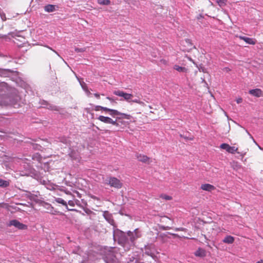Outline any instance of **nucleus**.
<instances>
[{"label": "nucleus", "mask_w": 263, "mask_h": 263, "mask_svg": "<svg viewBox=\"0 0 263 263\" xmlns=\"http://www.w3.org/2000/svg\"><path fill=\"white\" fill-rule=\"evenodd\" d=\"M123 114L125 115L128 116V117L126 118L122 115H117V117H116V120H114L112 119H111V118L108 117H105L104 116H100L98 117V119L99 121H100L101 122H102L104 123L110 124H111V125L116 126H119V123L118 122V120H119L121 119H127V120H130L133 118V117L130 115L125 114V113H123Z\"/></svg>", "instance_id": "1"}, {"label": "nucleus", "mask_w": 263, "mask_h": 263, "mask_svg": "<svg viewBox=\"0 0 263 263\" xmlns=\"http://www.w3.org/2000/svg\"><path fill=\"white\" fill-rule=\"evenodd\" d=\"M94 110L95 111H99L101 110L104 111L105 112H107L112 117H115L116 116V115H122L126 118L128 117V116L124 115L123 113L117 110L110 109L107 107H103V106H99V105L95 106Z\"/></svg>", "instance_id": "2"}, {"label": "nucleus", "mask_w": 263, "mask_h": 263, "mask_svg": "<svg viewBox=\"0 0 263 263\" xmlns=\"http://www.w3.org/2000/svg\"><path fill=\"white\" fill-rule=\"evenodd\" d=\"M127 235L132 243H134L136 239L141 236V232L138 229H135L134 232L128 231Z\"/></svg>", "instance_id": "3"}, {"label": "nucleus", "mask_w": 263, "mask_h": 263, "mask_svg": "<svg viewBox=\"0 0 263 263\" xmlns=\"http://www.w3.org/2000/svg\"><path fill=\"white\" fill-rule=\"evenodd\" d=\"M113 93L117 96L123 97L128 102H130L131 100L134 97L132 93H128L119 90L114 91Z\"/></svg>", "instance_id": "4"}, {"label": "nucleus", "mask_w": 263, "mask_h": 263, "mask_svg": "<svg viewBox=\"0 0 263 263\" xmlns=\"http://www.w3.org/2000/svg\"><path fill=\"white\" fill-rule=\"evenodd\" d=\"M106 183L111 187L117 189H120L122 186V183L120 180L115 177H110Z\"/></svg>", "instance_id": "5"}, {"label": "nucleus", "mask_w": 263, "mask_h": 263, "mask_svg": "<svg viewBox=\"0 0 263 263\" xmlns=\"http://www.w3.org/2000/svg\"><path fill=\"white\" fill-rule=\"evenodd\" d=\"M118 236V242L123 246H125L126 244L129 243V239L127 238L125 233L120 231L117 234Z\"/></svg>", "instance_id": "6"}, {"label": "nucleus", "mask_w": 263, "mask_h": 263, "mask_svg": "<svg viewBox=\"0 0 263 263\" xmlns=\"http://www.w3.org/2000/svg\"><path fill=\"white\" fill-rule=\"evenodd\" d=\"M8 226H13L19 230H26L27 229V226L26 225L20 222L15 219L10 220Z\"/></svg>", "instance_id": "7"}, {"label": "nucleus", "mask_w": 263, "mask_h": 263, "mask_svg": "<svg viewBox=\"0 0 263 263\" xmlns=\"http://www.w3.org/2000/svg\"><path fill=\"white\" fill-rule=\"evenodd\" d=\"M249 93L250 95L258 98L263 96V91L259 88L251 89L249 91Z\"/></svg>", "instance_id": "8"}, {"label": "nucleus", "mask_w": 263, "mask_h": 263, "mask_svg": "<svg viewBox=\"0 0 263 263\" xmlns=\"http://www.w3.org/2000/svg\"><path fill=\"white\" fill-rule=\"evenodd\" d=\"M238 37L250 45H255L256 43V40L253 38H250L243 36H239Z\"/></svg>", "instance_id": "9"}, {"label": "nucleus", "mask_w": 263, "mask_h": 263, "mask_svg": "<svg viewBox=\"0 0 263 263\" xmlns=\"http://www.w3.org/2000/svg\"><path fill=\"white\" fill-rule=\"evenodd\" d=\"M136 158L138 161L144 163H149L150 158L146 155L138 154L136 155Z\"/></svg>", "instance_id": "10"}, {"label": "nucleus", "mask_w": 263, "mask_h": 263, "mask_svg": "<svg viewBox=\"0 0 263 263\" xmlns=\"http://www.w3.org/2000/svg\"><path fill=\"white\" fill-rule=\"evenodd\" d=\"M200 188L202 190L206 191H209V192H211L215 189V187L214 185L209 184V183H205V184H201Z\"/></svg>", "instance_id": "11"}, {"label": "nucleus", "mask_w": 263, "mask_h": 263, "mask_svg": "<svg viewBox=\"0 0 263 263\" xmlns=\"http://www.w3.org/2000/svg\"><path fill=\"white\" fill-rule=\"evenodd\" d=\"M10 99L8 97H1L0 98V105L7 106L10 104Z\"/></svg>", "instance_id": "12"}, {"label": "nucleus", "mask_w": 263, "mask_h": 263, "mask_svg": "<svg viewBox=\"0 0 263 263\" xmlns=\"http://www.w3.org/2000/svg\"><path fill=\"white\" fill-rule=\"evenodd\" d=\"M228 153H231V154H235V153H237L238 154H240L241 156H242V157H243L246 154V152H245L243 153H240L239 152H238V148L237 147H236L235 146H230V147L228 149Z\"/></svg>", "instance_id": "13"}, {"label": "nucleus", "mask_w": 263, "mask_h": 263, "mask_svg": "<svg viewBox=\"0 0 263 263\" xmlns=\"http://www.w3.org/2000/svg\"><path fill=\"white\" fill-rule=\"evenodd\" d=\"M196 256L203 257L206 255L205 251L201 248H199L194 253Z\"/></svg>", "instance_id": "14"}, {"label": "nucleus", "mask_w": 263, "mask_h": 263, "mask_svg": "<svg viewBox=\"0 0 263 263\" xmlns=\"http://www.w3.org/2000/svg\"><path fill=\"white\" fill-rule=\"evenodd\" d=\"M44 10L47 12H52L55 10V6L53 5L48 4L44 7Z\"/></svg>", "instance_id": "15"}, {"label": "nucleus", "mask_w": 263, "mask_h": 263, "mask_svg": "<svg viewBox=\"0 0 263 263\" xmlns=\"http://www.w3.org/2000/svg\"><path fill=\"white\" fill-rule=\"evenodd\" d=\"M174 69L180 72H187L188 71V69L186 68L177 65H175L174 66Z\"/></svg>", "instance_id": "16"}, {"label": "nucleus", "mask_w": 263, "mask_h": 263, "mask_svg": "<svg viewBox=\"0 0 263 263\" xmlns=\"http://www.w3.org/2000/svg\"><path fill=\"white\" fill-rule=\"evenodd\" d=\"M104 217L108 221L109 223L111 224H113L114 223V220L111 218V216L108 212H105L104 213Z\"/></svg>", "instance_id": "17"}, {"label": "nucleus", "mask_w": 263, "mask_h": 263, "mask_svg": "<svg viewBox=\"0 0 263 263\" xmlns=\"http://www.w3.org/2000/svg\"><path fill=\"white\" fill-rule=\"evenodd\" d=\"M55 201L57 202V203H60V204H62L63 205L65 206L66 207V208L69 210V211H73L74 210H72V209H69L68 208V206H67V202L64 200H63V199L61 198H57L55 199Z\"/></svg>", "instance_id": "18"}, {"label": "nucleus", "mask_w": 263, "mask_h": 263, "mask_svg": "<svg viewBox=\"0 0 263 263\" xmlns=\"http://www.w3.org/2000/svg\"><path fill=\"white\" fill-rule=\"evenodd\" d=\"M234 241V238L231 236H226L223 240V242L226 243L231 244Z\"/></svg>", "instance_id": "19"}, {"label": "nucleus", "mask_w": 263, "mask_h": 263, "mask_svg": "<svg viewBox=\"0 0 263 263\" xmlns=\"http://www.w3.org/2000/svg\"><path fill=\"white\" fill-rule=\"evenodd\" d=\"M97 2L99 4L102 5H109L111 3L110 0H98Z\"/></svg>", "instance_id": "20"}, {"label": "nucleus", "mask_w": 263, "mask_h": 263, "mask_svg": "<svg viewBox=\"0 0 263 263\" xmlns=\"http://www.w3.org/2000/svg\"><path fill=\"white\" fill-rule=\"evenodd\" d=\"M9 185V182L7 180L0 179V186L5 187H7Z\"/></svg>", "instance_id": "21"}, {"label": "nucleus", "mask_w": 263, "mask_h": 263, "mask_svg": "<svg viewBox=\"0 0 263 263\" xmlns=\"http://www.w3.org/2000/svg\"><path fill=\"white\" fill-rule=\"evenodd\" d=\"M227 0H216L217 3L220 7H223L227 5Z\"/></svg>", "instance_id": "22"}, {"label": "nucleus", "mask_w": 263, "mask_h": 263, "mask_svg": "<svg viewBox=\"0 0 263 263\" xmlns=\"http://www.w3.org/2000/svg\"><path fill=\"white\" fill-rule=\"evenodd\" d=\"M230 147V145L227 143H222L220 145V148L223 149H225L227 152H228V149Z\"/></svg>", "instance_id": "23"}, {"label": "nucleus", "mask_w": 263, "mask_h": 263, "mask_svg": "<svg viewBox=\"0 0 263 263\" xmlns=\"http://www.w3.org/2000/svg\"><path fill=\"white\" fill-rule=\"evenodd\" d=\"M160 198L165 199L166 200H171L172 199V197L170 196L165 195V194H162L160 195Z\"/></svg>", "instance_id": "24"}, {"label": "nucleus", "mask_w": 263, "mask_h": 263, "mask_svg": "<svg viewBox=\"0 0 263 263\" xmlns=\"http://www.w3.org/2000/svg\"><path fill=\"white\" fill-rule=\"evenodd\" d=\"M160 63L161 64L167 66V65H168V61L165 59H162L160 60Z\"/></svg>", "instance_id": "25"}, {"label": "nucleus", "mask_w": 263, "mask_h": 263, "mask_svg": "<svg viewBox=\"0 0 263 263\" xmlns=\"http://www.w3.org/2000/svg\"><path fill=\"white\" fill-rule=\"evenodd\" d=\"M181 137L184 138V139L186 140H194V137H185V136H184L182 135H180Z\"/></svg>", "instance_id": "26"}, {"label": "nucleus", "mask_w": 263, "mask_h": 263, "mask_svg": "<svg viewBox=\"0 0 263 263\" xmlns=\"http://www.w3.org/2000/svg\"><path fill=\"white\" fill-rule=\"evenodd\" d=\"M75 51L77 52H84L85 51V48H76Z\"/></svg>", "instance_id": "27"}, {"label": "nucleus", "mask_w": 263, "mask_h": 263, "mask_svg": "<svg viewBox=\"0 0 263 263\" xmlns=\"http://www.w3.org/2000/svg\"><path fill=\"white\" fill-rule=\"evenodd\" d=\"M222 70L224 72L228 73L231 71V69L229 67H224L222 69Z\"/></svg>", "instance_id": "28"}, {"label": "nucleus", "mask_w": 263, "mask_h": 263, "mask_svg": "<svg viewBox=\"0 0 263 263\" xmlns=\"http://www.w3.org/2000/svg\"><path fill=\"white\" fill-rule=\"evenodd\" d=\"M68 203L70 206L72 207L75 205L74 202L73 200H69Z\"/></svg>", "instance_id": "29"}, {"label": "nucleus", "mask_w": 263, "mask_h": 263, "mask_svg": "<svg viewBox=\"0 0 263 263\" xmlns=\"http://www.w3.org/2000/svg\"><path fill=\"white\" fill-rule=\"evenodd\" d=\"M141 100H139V99H135V100H133V99L131 100V101L130 102H132V103H137V104H139L140 103V101Z\"/></svg>", "instance_id": "30"}, {"label": "nucleus", "mask_w": 263, "mask_h": 263, "mask_svg": "<svg viewBox=\"0 0 263 263\" xmlns=\"http://www.w3.org/2000/svg\"><path fill=\"white\" fill-rule=\"evenodd\" d=\"M236 101L237 104H240V103H242V99L241 97H239V98L236 99Z\"/></svg>", "instance_id": "31"}, {"label": "nucleus", "mask_w": 263, "mask_h": 263, "mask_svg": "<svg viewBox=\"0 0 263 263\" xmlns=\"http://www.w3.org/2000/svg\"><path fill=\"white\" fill-rule=\"evenodd\" d=\"M175 231H186V229H185L184 228H176Z\"/></svg>", "instance_id": "32"}, {"label": "nucleus", "mask_w": 263, "mask_h": 263, "mask_svg": "<svg viewBox=\"0 0 263 263\" xmlns=\"http://www.w3.org/2000/svg\"><path fill=\"white\" fill-rule=\"evenodd\" d=\"M73 152H72L70 154H69V156L70 157L73 159H77V158L76 157H74V156H73Z\"/></svg>", "instance_id": "33"}, {"label": "nucleus", "mask_w": 263, "mask_h": 263, "mask_svg": "<svg viewBox=\"0 0 263 263\" xmlns=\"http://www.w3.org/2000/svg\"><path fill=\"white\" fill-rule=\"evenodd\" d=\"M121 120H118V122L120 123L121 124H125L126 122Z\"/></svg>", "instance_id": "34"}, {"label": "nucleus", "mask_w": 263, "mask_h": 263, "mask_svg": "<svg viewBox=\"0 0 263 263\" xmlns=\"http://www.w3.org/2000/svg\"><path fill=\"white\" fill-rule=\"evenodd\" d=\"M47 47L49 50H50L52 51L53 52H55L57 54H58V55H59V54H58V53H57V51H55L54 50L52 49L51 48H50V47H48V46H47Z\"/></svg>", "instance_id": "35"}, {"label": "nucleus", "mask_w": 263, "mask_h": 263, "mask_svg": "<svg viewBox=\"0 0 263 263\" xmlns=\"http://www.w3.org/2000/svg\"><path fill=\"white\" fill-rule=\"evenodd\" d=\"M97 98L100 99V95L98 93H95L93 95Z\"/></svg>", "instance_id": "36"}, {"label": "nucleus", "mask_w": 263, "mask_h": 263, "mask_svg": "<svg viewBox=\"0 0 263 263\" xmlns=\"http://www.w3.org/2000/svg\"><path fill=\"white\" fill-rule=\"evenodd\" d=\"M139 104H140V105H141L142 106H145V104L143 102H142L141 101H140V103H139Z\"/></svg>", "instance_id": "37"}, {"label": "nucleus", "mask_w": 263, "mask_h": 263, "mask_svg": "<svg viewBox=\"0 0 263 263\" xmlns=\"http://www.w3.org/2000/svg\"><path fill=\"white\" fill-rule=\"evenodd\" d=\"M106 99L110 101H114V99L110 97H107Z\"/></svg>", "instance_id": "38"}, {"label": "nucleus", "mask_w": 263, "mask_h": 263, "mask_svg": "<svg viewBox=\"0 0 263 263\" xmlns=\"http://www.w3.org/2000/svg\"><path fill=\"white\" fill-rule=\"evenodd\" d=\"M172 235L175 237H180L177 234H172Z\"/></svg>", "instance_id": "39"}, {"label": "nucleus", "mask_w": 263, "mask_h": 263, "mask_svg": "<svg viewBox=\"0 0 263 263\" xmlns=\"http://www.w3.org/2000/svg\"><path fill=\"white\" fill-rule=\"evenodd\" d=\"M170 229V227H164V228H163V230H169Z\"/></svg>", "instance_id": "40"}, {"label": "nucleus", "mask_w": 263, "mask_h": 263, "mask_svg": "<svg viewBox=\"0 0 263 263\" xmlns=\"http://www.w3.org/2000/svg\"><path fill=\"white\" fill-rule=\"evenodd\" d=\"M256 263H263V260L261 259L258 261Z\"/></svg>", "instance_id": "41"}, {"label": "nucleus", "mask_w": 263, "mask_h": 263, "mask_svg": "<svg viewBox=\"0 0 263 263\" xmlns=\"http://www.w3.org/2000/svg\"><path fill=\"white\" fill-rule=\"evenodd\" d=\"M65 193L67 194L71 195V193L69 191H65Z\"/></svg>", "instance_id": "42"}, {"label": "nucleus", "mask_w": 263, "mask_h": 263, "mask_svg": "<svg viewBox=\"0 0 263 263\" xmlns=\"http://www.w3.org/2000/svg\"><path fill=\"white\" fill-rule=\"evenodd\" d=\"M148 107H149V108H151H151H152V107L151 106H149Z\"/></svg>", "instance_id": "43"}]
</instances>
